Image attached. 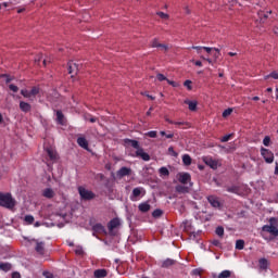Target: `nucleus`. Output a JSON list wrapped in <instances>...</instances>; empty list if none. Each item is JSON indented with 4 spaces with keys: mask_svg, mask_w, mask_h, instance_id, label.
<instances>
[{
    "mask_svg": "<svg viewBox=\"0 0 278 278\" xmlns=\"http://www.w3.org/2000/svg\"><path fill=\"white\" fill-rule=\"evenodd\" d=\"M20 110L22 112H24L25 114H27V112H31V104H29L25 101H21L20 102Z\"/></svg>",
    "mask_w": 278,
    "mask_h": 278,
    "instance_id": "nucleus-16",
    "label": "nucleus"
},
{
    "mask_svg": "<svg viewBox=\"0 0 278 278\" xmlns=\"http://www.w3.org/2000/svg\"><path fill=\"white\" fill-rule=\"evenodd\" d=\"M192 49L198 51V53H201V50L203 49V47H201V46H192Z\"/></svg>",
    "mask_w": 278,
    "mask_h": 278,
    "instance_id": "nucleus-55",
    "label": "nucleus"
},
{
    "mask_svg": "<svg viewBox=\"0 0 278 278\" xmlns=\"http://www.w3.org/2000/svg\"><path fill=\"white\" fill-rule=\"evenodd\" d=\"M119 225L121 220H118V218H113L109 222L108 229L109 231H114V229H116V227H118Z\"/></svg>",
    "mask_w": 278,
    "mask_h": 278,
    "instance_id": "nucleus-14",
    "label": "nucleus"
},
{
    "mask_svg": "<svg viewBox=\"0 0 278 278\" xmlns=\"http://www.w3.org/2000/svg\"><path fill=\"white\" fill-rule=\"evenodd\" d=\"M182 164L185 166H190V164H192V157L189 156V154H184L182 155Z\"/></svg>",
    "mask_w": 278,
    "mask_h": 278,
    "instance_id": "nucleus-24",
    "label": "nucleus"
},
{
    "mask_svg": "<svg viewBox=\"0 0 278 278\" xmlns=\"http://www.w3.org/2000/svg\"><path fill=\"white\" fill-rule=\"evenodd\" d=\"M194 65H195V66H203V63H202L201 61H195V62H194Z\"/></svg>",
    "mask_w": 278,
    "mask_h": 278,
    "instance_id": "nucleus-60",
    "label": "nucleus"
},
{
    "mask_svg": "<svg viewBox=\"0 0 278 278\" xmlns=\"http://www.w3.org/2000/svg\"><path fill=\"white\" fill-rule=\"evenodd\" d=\"M162 214H164V212L160 208H156L153 211L152 216H153V218H160V216H162Z\"/></svg>",
    "mask_w": 278,
    "mask_h": 278,
    "instance_id": "nucleus-37",
    "label": "nucleus"
},
{
    "mask_svg": "<svg viewBox=\"0 0 278 278\" xmlns=\"http://www.w3.org/2000/svg\"><path fill=\"white\" fill-rule=\"evenodd\" d=\"M268 14H273V11H269L267 13H264V12L258 13L261 23H266V18H268Z\"/></svg>",
    "mask_w": 278,
    "mask_h": 278,
    "instance_id": "nucleus-31",
    "label": "nucleus"
},
{
    "mask_svg": "<svg viewBox=\"0 0 278 278\" xmlns=\"http://www.w3.org/2000/svg\"><path fill=\"white\" fill-rule=\"evenodd\" d=\"M4 77H7V84H10V81H12V78H10V76L7 74V76H4Z\"/></svg>",
    "mask_w": 278,
    "mask_h": 278,
    "instance_id": "nucleus-63",
    "label": "nucleus"
},
{
    "mask_svg": "<svg viewBox=\"0 0 278 278\" xmlns=\"http://www.w3.org/2000/svg\"><path fill=\"white\" fill-rule=\"evenodd\" d=\"M77 144L80 146L81 149L88 151V140L86 139V137H78Z\"/></svg>",
    "mask_w": 278,
    "mask_h": 278,
    "instance_id": "nucleus-20",
    "label": "nucleus"
},
{
    "mask_svg": "<svg viewBox=\"0 0 278 278\" xmlns=\"http://www.w3.org/2000/svg\"><path fill=\"white\" fill-rule=\"evenodd\" d=\"M89 121H90L91 123H97L98 118H97V117H90Z\"/></svg>",
    "mask_w": 278,
    "mask_h": 278,
    "instance_id": "nucleus-62",
    "label": "nucleus"
},
{
    "mask_svg": "<svg viewBox=\"0 0 278 278\" xmlns=\"http://www.w3.org/2000/svg\"><path fill=\"white\" fill-rule=\"evenodd\" d=\"M174 125H178L182 129H190V123L188 122H174Z\"/></svg>",
    "mask_w": 278,
    "mask_h": 278,
    "instance_id": "nucleus-28",
    "label": "nucleus"
},
{
    "mask_svg": "<svg viewBox=\"0 0 278 278\" xmlns=\"http://www.w3.org/2000/svg\"><path fill=\"white\" fill-rule=\"evenodd\" d=\"M270 77H271L273 79H278V73H277V72H271L270 74L266 75V76L264 77V79H270Z\"/></svg>",
    "mask_w": 278,
    "mask_h": 278,
    "instance_id": "nucleus-38",
    "label": "nucleus"
},
{
    "mask_svg": "<svg viewBox=\"0 0 278 278\" xmlns=\"http://www.w3.org/2000/svg\"><path fill=\"white\" fill-rule=\"evenodd\" d=\"M42 197H45L46 199H53V197H55V191H53V189L51 188H46L42 191Z\"/></svg>",
    "mask_w": 278,
    "mask_h": 278,
    "instance_id": "nucleus-21",
    "label": "nucleus"
},
{
    "mask_svg": "<svg viewBox=\"0 0 278 278\" xmlns=\"http://www.w3.org/2000/svg\"><path fill=\"white\" fill-rule=\"evenodd\" d=\"M184 86L188 90H192V80H185Z\"/></svg>",
    "mask_w": 278,
    "mask_h": 278,
    "instance_id": "nucleus-45",
    "label": "nucleus"
},
{
    "mask_svg": "<svg viewBox=\"0 0 278 278\" xmlns=\"http://www.w3.org/2000/svg\"><path fill=\"white\" fill-rule=\"evenodd\" d=\"M231 134L230 135H226L220 139V142H229V140H231Z\"/></svg>",
    "mask_w": 278,
    "mask_h": 278,
    "instance_id": "nucleus-52",
    "label": "nucleus"
},
{
    "mask_svg": "<svg viewBox=\"0 0 278 278\" xmlns=\"http://www.w3.org/2000/svg\"><path fill=\"white\" fill-rule=\"evenodd\" d=\"M156 14H157V16H160V18H163V21H168V18H169L168 14H166L162 11L157 12Z\"/></svg>",
    "mask_w": 278,
    "mask_h": 278,
    "instance_id": "nucleus-42",
    "label": "nucleus"
},
{
    "mask_svg": "<svg viewBox=\"0 0 278 278\" xmlns=\"http://www.w3.org/2000/svg\"><path fill=\"white\" fill-rule=\"evenodd\" d=\"M157 49H162V51H168V46L164 43H160Z\"/></svg>",
    "mask_w": 278,
    "mask_h": 278,
    "instance_id": "nucleus-53",
    "label": "nucleus"
},
{
    "mask_svg": "<svg viewBox=\"0 0 278 278\" xmlns=\"http://www.w3.org/2000/svg\"><path fill=\"white\" fill-rule=\"evenodd\" d=\"M177 264V261L172 258H166L162 262V268H170V266H175Z\"/></svg>",
    "mask_w": 278,
    "mask_h": 278,
    "instance_id": "nucleus-22",
    "label": "nucleus"
},
{
    "mask_svg": "<svg viewBox=\"0 0 278 278\" xmlns=\"http://www.w3.org/2000/svg\"><path fill=\"white\" fill-rule=\"evenodd\" d=\"M25 223H27V225H33L34 223V216L31 215H26L24 218Z\"/></svg>",
    "mask_w": 278,
    "mask_h": 278,
    "instance_id": "nucleus-40",
    "label": "nucleus"
},
{
    "mask_svg": "<svg viewBox=\"0 0 278 278\" xmlns=\"http://www.w3.org/2000/svg\"><path fill=\"white\" fill-rule=\"evenodd\" d=\"M192 275H194L195 277H199L201 275V270L200 269H193Z\"/></svg>",
    "mask_w": 278,
    "mask_h": 278,
    "instance_id": "nucleus-56",
    "label": "nucleus"
},
{
    "mask_svg": "<svg viewBox=\"0 0 278 278\" xmlns=\"http://www.w3.org/2000/svg\"><path fill=\"white\" fill-rule=\"evenodd\" d=\"M67 71H68V74L72 75V77H75V75H77L79 71V66L77 65V63L70 61L67 63Z\"/></svg>",
    "mask_w": 278,
    "mask_h": 278,
    "instance_id": "nucleus-7",
    "label": "nucleus"
},
{
    "mask_svg": "<svg viewBox=\"0 0 278 278\" xmlns=\"http://www.w3.org/2000/svg\"><path fill=\"white\" fill-rule=\"evenodd\" d=\"M0 270H3L4 273H9V270H12V264L0 263Z\"/></svg>",
    "mask_w": 278,
    "mask_h": 278,
    "instance_id": "nucleus-25",
    "label": "nucleus"
},
{
    "mask_svg": "<svg viewBox=\"0 0 278 278\" xmlns=\"http://www.w3.org/2000/svg\"><path fill=\"white\" fill-rule=\"evenodd\" d=\"M143 191L144 189L142 187L135 188L130 195V201H138V197H140V194H142Z\"/></svg>",
    "mask_w": 278,
    "mask_h": 278,
    "instance_id": "nucleus-12",
    "label": "nucleus"
},
{
    "mask_svg": "<svg viewBox=\"0 0 278 278\" xmlns=\"http://www.w3.org/2000/svg\"><path fill=\"white\" fill-rule=\"evenodd\" d=\"M231 112H233L232 109H226V110L223 112V117H224V118H227V116H231Z\"/></svg>",
    "mask_w": 278,
    "mask_h": 278,
    "instance_id": "nucleus-44",
    "label": "nucleus"
},
{
    "mask_svg": "<svg viewBox=\"0 0 278 278\" xmlns=\"http://www.w3.org/2000/svg\"><path fill=\"white\" fill-rule=\"evenodd\" d=\"M160 45L161 43H160V41H157V39H153L152 42H151V47L153 49H157L159 47H161Z\"/></svg>",
    "mask_w": 278,
    "mask_h": 278,
    "instance_id": "nucleus-48",
    "label": "nucleus"
},
{
    "mask_svg": "<svg viewBox=\"0 0 278 278\" xmlns=\"http://www.w3.org/2000/svg\"><path fill=\"white\" fill-rule=\"evenodd\" d=\"M275 223H277V218L270 217L269 218V224L270 225H264L262 227V231H265L266 233H270L274 238L278 237V228L275 226Z\"/></svg>",
    "mask_w": 278,
    "mask_h": 278,
    "instance_id": "nucleus-1",
    "label": "nucleus"
},
{
    "mask_svg": "<svg viewBox=\"0 0 278 278\" xmlns=\"http://www.w3.org/2000/svg\"><path fill=\"white\" fill-rule=\"evenodd\" d=\"M263 144H264V147H270V137L269 136H266L263 139Z\"/></svg>",
    "mask_w": 278,
    "mask_h": 278,
    "instance_id": "nucleus-46",
    "label": "nucleus"
},
{
    "mask_svg": "<svg viewBox=\"0 0 278 278\" xmlns=\"http://www.w3.org/2000/svg\"><path fill=\"white\" fill-rule=\"evenodd\" d=\"M165 137H166L167 139H170V138H174L175 135H174V134H166Z\"/></svg>",
    "mask_w": 278,
    "mask_h": 278,
    "instance_id": "nucleus-61",
    "label": "nucleus"
},
{
    "mask_svg": "<svg viewBox=\"0 0 278 278\" xmlns=\"http://www.w3.org/2000/svg\"><path fill=\"white\" fill-rule=\"evenodd\" d=\"M46 153L51 162H58V152L52 147L46 148Z\"/></svg>",
    "mask_w": 278,
    "mask_h": 278,
    "instance_id": "nucleus-9",
    "label": "nucleus"
},
{
    "mask_svg": "<svg viewBox=\"0 0 278 278\" xmlns=\"http://www.w3.org/2000/svg\"><path fill=\"white\" fill-rule=\"evenodd\" d=\"M260 264V268H262V270H266V268H268V260L266 258H261L258 261Z\"/></svg>",
    "mask_w": 278,
    "mask_h": 278,
    "instance_id": "nucleus-27",
    "label": "nucleus"
},
{
    "mask_svg": "<svg viewBox=\"0 0 278 278\" xmlns=\"http://www.w3.org/2000/svg\"><path fill=\"white\" fill-rule=\"evenodd\" d=\"M128 175H131V168L129 167H122L117 172L118 177H128Z\"/></svg>",
    "mask_w": 278,
    "mask_h": 278,
    "instance_id": "nucleus-17",
    "label": "nucleus"
},
{
    "mask_svg": "<svg viewBox=\"0 0 278 278\" xmlns=\"http://www.w3.org/2000/svg\"><path fill=\"white\" fill-rule=\"evenodd\" d=\"M29 93H30V99L35 98L37 94H40V88L33 87L31 90L29 91Z\"/></svg>",
    "mask_w": 278,
    "mask_h": 278,
    "instance_id": "nucleus-32",
    "label": "nucleus"
},
{
    "mask_svg": "<svg viewBox=\"0 0 278 278\" xmlns=\"http://www.w3.org/2000/svg\"><path fill=\"white\" fill-rule=\"evenodd\" d=\"M56 121L59 125H64V113L62 111H56Z\"/></svg>",
    "mask_w": 278,
    "mask_h": 278,
    "instance_id": "nucleus-26",
    "label": "nucleus"
},
{
    "mask_svg": "<svg viewBox=\"0 0 278 278\" xmlns=\"http://www.w3.org/2000/svg\"><path fill=\"white\" fill-rule=\"evenodd\" d=\"M168 152L173 153V155H177V152H175V149L173 147L168 148Z\"/></svg>",
    "mask_w": 278,
    "mask_h": 278,
    "instance_id": "nucleus-58",
    "label": "nucleus"
},
{
    "mask_svg": "<svg viewBox=\"0 0 278 278\" xmlns=\"http://www.w3.org/2000/svg\"><path fill=\"white\" fill-rule=\"evenodd\" d=\"M0 205L1 207H8L9 210H12V207H14V199H12V194L0 193Z\"/></svg>",
    "mask_w": 278,
    "mask_h": 278,
    "instance_id": "nucleus-2",
    "label": "nucleus"
},
{
    "mask_svg": "<svg viewBox=\"0 0 278 278\" xmlns=\"http://www.w3.org/2000/svg\"><path fill=\"white\" fill-rule=\"evenodd\" d=\"M159 173H160L161 177H168V175H170V172L168 170L167 167H161L159 169Z\"/></svg>",
    "mask_w": 278,
    "mask_h": 278,
    "instance_id": "nucleus-30",
    "label": "nucleus"
},
{
    "mask_svg": "<svg viewBox=\"0 0 278 278\" xmlns=\"http://www.w3.org/2000/svg\"><path fill=\"white\" fill-rule=\"evenodd\" d=\"M9 89H10L12 92H18V86H16V85H14V84L9 85Z\"/></svg>",
    "mask_w": 278,
    "mask_h": 278,
    "instance_id": "nucleus-50",
    "label": "nucleus"
},
{
    "mask_svg": "<svg viewBox=\"0 0 278 278\" xmlns=\"http://www.w3.org/2000/svg\"><path fill=\"white\" fill-rule=\"evenodd\" d=\"M136 156L141 157V160H143V162H149L151 160V155H149V153L144 152V150L142 148H139L136 151Z\"/></svg>",
    "mask_w": 278,
    "mask_h": 278,
    "instance_id": "nucleus-11",
    "label": "nucleus"
},
{
    "mask_svg": "<svg viewBox=\"0 0 278 278\" xmlns=\"http://www.w3.org/2000/svg\"><path fill=\"white\" fill-rule=\"evenodd\" d=\"M75 254H76V255H84V248L77 247V248L75 249Z\"/></svg>",
    "mask_w": 278,
    "mask_h": 278,
    "instance_id": "nucleus-49",
    "label": "nucleus"
},
{
    "mask_svg": "<svg viewBox=\"0 0 278 278\" xmlns=\"http://www.w3.org/2000/svg\"><path fill=\"white\" fill-rule=\"evenodd\" d=\"M207 201L212 205V207H220V201L218 200V197L208 195Z\"/></svg>",
    "mask_w": 278,
    "mask_h": 278,
    "instance_id": "nucleus-13",
    "label": "nucleus"
},
{
    "mask_svg": "<svg viewBox=\"0 0 278 278\" xmlns=\"http://www.w3.org/2000/svg\"><path fill=\"white\" fill-rule=\"evenodd\" d=\"M30 243H35V251L36 253H38L39 255H45V242L43 241H38L36 239H33L29 241Z\"/></svg>",
    "mask_w": 278,
    "mask_h": 278,
    "instance_id": "nucleus-5",
    "label": "nucleus"
},
{
    "mask_svg": "<svg viewBox=\"0 0 278 278\" xmlns=\"http://www.w3.org/2000/svg\"><path fill=\"white\" fill-rule=\"evenodd\" d=\"M93 236L96 233H105V227L101 224H96L92 226Z\"/></svg>",
    "mask_w": 278,
    "mask_h": 278,
    "instance_id": "nucleus-18",
    "label": "nucleus"
},
{
    "mask_svg": "<svg viewBox=\"0 0 278 278\" xmlns=\"http://www.w3.org/2000/svg\"><path fill=\"white\" fill-rule=\"evenodd\" d=\"M236 249L238 251H242V249H244V240H242V239L237 240L236 241Z\"/></svg>",
    "mask_w": 278,
    "mask_h": 278,
    "instance_id": "nucleus-33",
    "label": "nucleus"
},
{
    "mask_svg": "<svg viewBox=\"0 0 278 278\" xmlns=\"http://www.w3.org/2000/svg\"><path fill=\"white\" fill-rule=\"evenodd\" d=\"M21 94H22V97H24V99H30V101H31V96H30V93H29V90H27V89H22V90H21Z\"/></svg>",
    "mask_w": 278,
    "mask_h": 278,
    "instance_id": "nucleus-36",
    "label": "nucleus"
},
{
    "mask_svg": "<svg viewBox=\"0 0 278 278\" xmlns=\"http://www.w3.org/2000/svg\"><path fill=\"white\" fill-rule=\"evenodd\" d=\"M204 164H206V166H210V168H213V170H216V168H218V162L210 156H205L203 159Z\"/></svg>",
    "mask_w": 278,
    "mask_h": 278,
    "instance_id": "nucleus-8",
    "label": "nucleus"
},
{
    "mask_svg": "<svg viewBox=\"0 0 278 278\" xmlns=\"http://www.w3.org/2000/svg\"><path fill=\"white\" fill-rule=\"evenodd\" d=\"M231 277V271L226 269V270H223L217 278H229Z\"/></svg>",
    "mask_w": 278,
    "mask_h": 278,
    "instance_id": "nucleus-35",
    "label": "nucleus"
},
{
    "mask_svg": "<svg viewBox=\"0 0 278 278\" xmlns=\"http://www.w3.org/2000/svg\"><path fill=\"white\" fill-rule=\"evenodd\" d=\"M12 278H21V274L15 271L12 274Z\"/></svg>",
    "mask_w": 278,
    "mask_h": 278,
    "instance_id": "nucleus-59",
    "label": "nucleus"
},
{
    "mask_svg": "<svg viewBox=\"0 0 278 278\" xmlns=\"http://www.w3.org/2000/svg\"><path fill=\"white\" fill-rule=\"evenodd\" d=\"M146 136H148V138H157V131L150 130V131L146 132Z\"/></svg>",
    "mask_w": 278,
    "mask_h": 278,
    "instance_id": "nucleus-41",
    "label": "nucleus"
},
{
    "mask_svg": "<svg viewBox=\"0 0 278 278\" xmlns=\"http://www.w3.org/2000/svg\"><path fill=\"white\" fill-rule=\"evenodd\" d=\"M43 277L45 278H53V274L43 271Z\"/></svg>",
    "mask_w": 278,
    "mask_h": 278,
    "instance_id": "nucleus-57",
    "label": "nucleus"
},
{
    "mask_svg": "<svg viewBox=\"0 0 278 278\" xmlns=\"http://www.w3.org/2000/svg\"><path fill=\"white\" fill-rule=\"evenodd\" d=\"M227 192H231L232 194H236L238 192V187L236 186L228 187Z\"/></svg>",
    "mask_w": 278,
    "mask_h": 278,
    "instance_id": "nucleus-47",
    "label": "nucleus"
},
{
    "mask_svg": "<svg viewBox=\"0 0 278 278\" xmlns=\"http://www.w3.org/2000/svg\"><path fill=\"white\" fill-rule=\"evenodd\" d=\"M213 247H217L218 249L223 248V243H220V240L214 239L212 241Z\"/></svg>",
    "mask_w": 278,
    "mask_h": 278,
    "instance_id": "nucleus-43",
    "label": "nucleus"
},
{
    "mask_svg": "<svg viewBox=\"0 0 278 278\" xmlns=\"http://www.w3.org/2000/svg\"><path fill=\"white\" fill-rule=\"evenodd\" d=\"M93 277L94 278H105L108 277V269H96L93 271Z\"/></svg>",
    "mask_w": 278,
    "mask_h": 278,
    "instance_id": "nucleus-15",
    "label": "nucleus"
},
{
    "mask_svg": "<svg viewBox=\"0 0 278 278\" xmlns=\"http://www.w3.org/2000/svg\"><path fill=\"white\" fill-rule=\"evenodd\" d=\"M139 212H142V214H147L151 210V204L149 202H142L138 206Z\"/></svg>",
    "mask_w": 278,
    "mask_h": 278,
    "instance_id": "nucleus-19",
    "label": "nucleus"
},
{
    "mask_svg": "<svg viewBox=\"0 0 278 278\" xmlns=\"http://www.w3.org/2000/svg\"><path fill=\"white\" fill-rule=\"evenodd\" d=\"M176 192H179L180 194H186V192H188V187L178 185L176 186Z\"/></svg>",
    "mask_w": 278,
    "mask_h": 278,
    "instance_id": "nucleus-29",
    "label": "nucleus"
},
{
    "mask_svg": "<svg viewBox=\"0 0 278 278\" xmlns=\"http://www.w3.org/2000/svg\"><path fill=\"white\" fill-rule=\"evenodd\" d=\"M78 193L81 199V201H92L97 194L94 192L86 189L85 187H78Z\"/></svg>",
    "mask_w": 278,
    "mask_h": 278,
    "instance_id": "nucleus-3",
    "label": "nucleus"
},
{
    "mask_svg": "<svg viewBox=\"0 0 278 278\" xmlns=\"http://www.w3.org/2000/svg\"><path fill=\"white\" fill-rule=\"evenodd\" d=\"M206 53H212V50L217 51V53H220V50L218 48H210V47H202Z\"/></svg>",
    "mask_w": 278,
    "mask_h": 278,
    "instance_id": "nucleus-39",
    "label": "nucleus"
},
{
    "mask_svg": "<svg viewBox=\"0 0 278 278\" xmlns=\"http://www.w3.org/2000/svg\"><path fill=\"white\" fill-rule=\"evenodd\" d=\"M178 181L179 184H182L184 186H186L187 184H190V181H192V176H190L189 173H179Z\"/></svg>",
    "mask_w": 278,
    "mask_h": 278,
    "instance_id": "nucleus-6",
    "label": "nucleus"
},
{
    "mask_svg": "<svg viewBox=\"0 0 278 278\" xmlns=\"http://www.w3.org/2000/svg\"><path fill=\"white\" fill-rule=\"evenodd\" d=\"M156 79L159 81H166V79H168V78H166V76H164V74H157L156 75Z\"/></svg>",
    "mask_w": 278,
    "mask_h": 278,
    "instance_id": "nucleus-51",
    "label": "nucleus"
},
{
    "mask_svg": "<svg viewBox=\"0 0 278 278\" xmlns=\"http://www.w3.org/2000/svg\"><path fill=\"white\" fill-rule=\"evenodd\" d=\"M124 147H132V149H137V151L140 149V142L138 140L126 138L124 139Z\"/></svg>",
    "mask_w": 278,
    "mask_h": 278,
    "instance_id": "nucleus-10",
    "label": "nucleus"
},
{
    "mask_svg": "<svg viewBox=\"0 0 278 278\" xmlns=\"http://www.w3.org/2000/svg\"><path fill=\"white\" fill-rule=\"evenodd\" d=\"M216 236H218L219 238H223V236H225V228H223V226H218L215 230Z\"/></svg>",
    "mask_w": 278,
    "mask_h": 278,
    "instance_id": "nucleus-34",
    "label": "nucleus"
},
{
    "mask_svg": "<svg viewBox=\"0 0 278 278\" xmlns=\"http://www.w3.org/2000/svg\"><path fill=\"white\" fill-rule=\"evenodd\" d=\"M261 155L267 164H273V162H275V154L266 148L261 149Z\"/></svg>",
    "mask_w": 278,
    "mask_h": 278,
    "instance_id": "nucleus-4",
    "label": "nucleus"
},
{
    "mask_svg": "<svg viewBox=\"0 0 278 278\" xmlns=\"http://www.w3.org/2000/svg\"><path fill=\"white\" fill-rule=\"evenodd\" d=\"M185 104L188 105L190 112H197V101H191V100H185Z\"/></svg>",
    "mask_w": 278,
    "mask_h": 278,
    "instance_id": "nucleus-23",
    "label": "nucleus"
},
{
    "mask_svg": "<svg viewBox=\"0 0 278 278\" xmlns=\"http://www.w3.org/2000/svg\"><path fill=\"white\" fill-rule=\"evenodd\" d=\"M275 175H278V164L276 163Z\"/></svg>",
    "mask_w": 278,
    "mask_h": 278,
    "instance_id": "nucleus-64",
    "label": "nucleus"
},
{
    "mask_svg": "<svg viewBox=\"0 0 278 278\" xmlns=\"http://www.w3.org/2000/svg\"><path fill=\"white\" fill-rule=\"evenodd\" d=\"M167 84H169V86H173V88H177V83L170 80V79H166Z\"/></svg>",
    "mask_w": 278,
    "mask_h": 278,
    "instance_id": "nucleus-54",
    "label": "nucleus"
}]
</instances>
